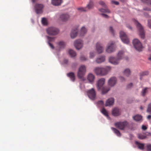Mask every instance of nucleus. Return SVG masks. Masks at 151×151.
<instances>
[{"label": "nucleus", "mask_w": 151, "mask_h": 151, "mask_svg": "<svg viewBox=\"0 0 151 151\" xmlns=\"http://www.w3.org/2000/svg\"><path fill=\"white\" fill-rule=\"evenodd\" d=\"M111 70L109 66H106L105 68L96 67L94 70V72L97 75L101 76L106 75Z\"/></svg>", "instance_id": "obj_1"}, {"label": "nucleus", "mask_w": 151, "mask_h": 151, "mask_svg": "<svg viewBox=\"0 0 151 151\" xmlns=\"http://www.w3.org/2000/svg\"><path fill=\"white\" fill-rule=\"evenodd\" d=\"M105 79L104 78H101L99 79L97 82V86L98 90H102V93L105 94L107 93L109 89L105 87H103V86L104 84Z\"/></svg>", "instance_id": "obj_2"}, {"label": "nucleus", "mask_w": 151, "mask_h": 151, "mask_svg": "<svg viewBox=\"0 0 151 151\" xmlns=\"http://www.w3.org/2000/svg\"><path fill=\"white\" fill-rule=\"evenodd\" d=\"M124 52L123 51H119L117 55V58L111 56L109 59V62L113 64L116 65L118 64L119 60L122 59L123 56Z\"/></svg>", "instance_id": "obj_3"}, {"label": "nucleus", "mask_w": 151, "mask_h": 151, "mask_svg": "<svg viewBox=\"0 0 151 151\" xmlns=\"http://www.w3.org/2000/svg\"><path fill=\"white\" fill-rule=\"evenodd\" d=\"M133 21L136 24L141 37L142 39H144L145 37V32L143 27L136 20L134 19Z\"/></svg>", "instance_id": "obj_4"}, {"label": "nucleus", "mask_w": 151, "mask_h": 151, "mask_svg": "<svg viewBox=\"0 0 151 151\" xmlns=\"http://www.w3.org/2000/svg\"><path fill=\"white\" fill-rule=\"evenodd\" d=\"M47 33L50 35H58L59 32L58 29L56 27H50L46 29Z\"/></svg>", "instance_id": "obj_5"}, {"label": "nucleus", "mask_w": 151, "mask_h": 151, "mask_svg": "<svg viewBox=\"0 0 151 151\" xmlns=\"http://www.w3.org/2000/svg\"><path fill=\"white\" fill-rule=\"evenodd\" d=\"M86 71V66L85 65H82L80 66L78 68V77L79 78H83Z\"/></svg>", "instance_id": "obj_6"}, {"label": "nucleus", "mask_w": 151, "mask_h": 151, "mask_svg": "<svg viewBox=\"0 0 151 151\" xmlns=\"http://www.w3.org/2000/svg\"><path fill=\"white\" fill-rule=\"evenodd\" d=\"M133 43L135 49L139 51H142L143 47L141 42L137 39L133 40Z\"/></svg>", "instance_id": "obj_7"}, {"label": "nucleus", "mask_w": 151, "mask_h": 151, "mask_svg": "<svg viewBox=\"0 0 151 151\" xmlns=\"http://www.w3.org/2000/svg\"><path fill=\"white\" fill-rule=\"evenodd\" d=\"M128 125V123L126 121L117 122L115 124V126L116 127L121 130L123 129Z\"/></svg>", "instance_id": "obj_8"}, {"label": "nucleus", "mask_w": 151, "mask_h": 151, "mask_svg": "<svg viewBox=\"0 0 151 151\" xmlns=\"http://www.w3.org/2000/svg\"><path fill=\"white\" fill-rule=\"evenodd\" d=\"M93 7V2L90 0L89 4L87 5L86 8L80 7L78 8V10L80 12H86L88 11L87 9H90Z\"/></svg>", "instance_id": "obj_9"}, {"label": "nucleus", "mask_w": 151, "mask_h": 151, "mask_svg": "<svg viewBox=\"0 0 151 151\" xmlns=\"http://www.w3.org/2000/svg\"><path fill=\"white\" fill-rule=\"evenodd\" d=\"M116 46L113 42L109 43L106 49L107 52L110 53L114 51L115 50Z\"/></svg>", "instance_id": "obj_10"}, {"label": "nucleus", "mask_w": 151, "mask_h": 151, "mask_svg": "<svg viewBox=\"0 0 151 151\" xmlns=\"http://www.w3.org/2000/svg\"><path fill=\"white\" fill-rule=\"evenodd\" d=\"M87 94L89 98L91 99L94 100L96 97V91L94 88H92L87 91Z\"/></svg>", "instance_id": "obj_11"}, {"label": "nucleus", "mask_w": 151, "mask_h": 151, "mask_svg": "<svg viewBox=\"0 0 151 151\" xmlns=\"http://www.w3.org/2000/svg\"><path fill=\"white\" fill-rule=\"evenodd\" d=\"M120 36L122 42L126 44H128L129 40L125 33L123 31H121L120 32Z\"/></svg>", "instance_id": "obj_12"}, {"label": "nucleus", "mask_w": 151, "mask_h": 151, "mask_svg": "<svg viewBox=\"0 0 151 151\" xmlns=\"http://www.w3.org/2000/svg\"><path fill=\"white\" fill-rule=\"evenodd\" d=\"M44 5L42 4H35V8L36 13L39 14L42 12Z\"/></svg>", "instance_id": "obj_13"}, {"label": "nucleus", "mask_w": 151, "mask_h": 151, "mask_svg": "<svg viewBox=\"0 0 151 151\" xmlns=\"http://www.w3.org/2000/svg\"><path fill=\"white\" fill-rule=\"evenodd\" d=\"M70 16L67 13H63L61 14L59 17L60 20L63 22H66L70 19Z\"/></svg>", "instance_id": "obj_14"}, {"label": "nucleus", "mask_w": 151, "mask_h": 151, "mask_svg": "<svg viewBox=\"0 0 151 151\" xmlns=\"http://www.w3.org/2000/svg\"><path fill=\"white\" fill-rule=\"evenodd\" d=\"M99 4L105 8V9H99L100 11L102 12L110 13V10L106 8L107 6L105 3L103 1H100L99 2Z\"/></svg>", "instance_id": "obj_15"}, {"label": "nucleus", "mask_w": 151, "mask_h": 151, "mask_svg": "<svg viewBox=\"0 0 151 151\" xmlns=\"http://www.w3.org/2000/svg\"><path fill=\"white\" fill-rule=\"evenodd\" d=\"M74 45L76 49L79 50L83 47V42L80 40H77L74 42Z\"/></svg>", "instance_id": "obj_16"}, {"label": "nucleus", "mask_w": 151, "mask_h": 151, "mask_svg": "<svg viewBox=\"0 0 151 151\" xmlns=\"http://www.w3.org/2000/svg\"><path fill=\"white\" fill-rule=\"evenodd\" d=\"M46 37L47 40V42L49 46L51 49H54V47L53 45L51 43V42L55 41V37H50L48 36H46Z\"/></svg>", "instance_id": "obj_17"}, {"label": "nucleus", "mask_w": 151, "mask_h": 151, "mask_svg": "<svg viewBox=\"0 0 151 151\" xmlns=\"http://www.w3.org/2000/svg\"><path fill=\"white\" fill-rule=\"evenodd\" d=\"M117 79L115 77H112L108 81L109 85L111 86H114L116 83Z\"/></svg>", "instance_id": "obj_18"}, {"label": "nucleus", "mask_w": 151, "mask_h": 151, "mask_svg": "<svg viewBox=\"0 0 151 151\" xmlns=\"http://www.w3.org/2000/svg\"><path fill=\"white\" fill-rule=\"evenodd\" d=\"M96 49L97 52L99 54L101 53L103 51V48L100 43L97 42L96 44Z\"/></svg>", "instance_id": "obj_19"}, {"label": "nucleus", "mask_w": 151, "mask_h": 151, "mask_svg": "<svg viewBox=\"0 0 151 151\" xmlns=\"http://www.w3.org/2000/svg\"><path fill=\"white\" fill-rule=\"evenodd\" d=\"M78 32V29L77 28L73 29L70 33V36L72 38H74L77 35Z\"/></svg>", "instance_id": "obj_20"}, {"label": "nucleus", "mask_w": 151, "mask_h": 151, "mask_svg": "<svg viewBox=\"0 0 151 151\" xmlns=\"http://www.w3.org/2000/svg\"><path fill=\"white\" fill-rule=\"evenodd\" d=\"M112 114L114 116H117L121 114V111L117 108H114L112 111Z\"/></svg>", "instance_id": "obj_21"}, {"label": "nucleus", "mask_w": 151, "mask_h": 151, "mask_svg": "<svg viewBox=\"0 0 151 151\" xmlns=\"http://www.w3.org/2000/svg\"><path fill=\"white\" fill-rule=\"evenodd\" d=\"M63 2L62 0H52V4L55 6L60 5Z\"/></svg>", "instance_id": "obj_22"}, {"label": "nucleus", "mask_w": 151, "mask_h": 151, "mask_svg": "<svg viewBox=\"0 0 151 151\" xmlns=\"http://www.w3.org/2000/svg\"><path fill=\"white\" fill-rule=\"evenodd\" d=\"M67 76L69 77L70 80L73 82L74 81L75 79V76L74 73L73 72H70L67 74Z\"/></svg>", "instance_id": "obj_23"}, {"label": "nucleus", "mask_w": 151, "mask_h": 151, "mask_svg": "<svg viewBox=\"0 0 151 151\" xmlns=\"http://www.w3.org/2000/svg\"><path fill=\"white\" fill-rule=\"evenodd\" d=\"M95 79L94 76L92 73H89L87 79L88 81L90 83H93Z\"/></svg>", "instance_id": "obj_24"}, {"label": "nucleus", "mask_w": 151, "mask_h": 151, "mask_svg": "<svg viewBox=\"0 0 151 151\" xmlns=\"http://www.w3.org/2000/svg\"><path fill=\"white\" fill-rule=\"evenodd\" d=\"M114 99L113 98H111L109 99L107 101L105 104L106 106H110L113 105L114 103Z\"/></svg>", "instance_id": "obj_25"}, {"label": "nucleus", "mask_w": 151, "mask_h": 151, "mask_svg": "<svg viewBox=\"0 0 151 151\" xmlns=\"http://www.w3.org/2000/svg\"><path fill=\"white\" fill-rule=\"evenodd\" d=\"M133 118L136 122H141L142 121V117L141 115H137L133 116Z\"/></svg>", "instance_id": "obj_26"}, {"label": "nucleus", "mask_w": 151, "mask_h": 151, "mask_svg": "<svg viewBox=\"0 0 151 151\" xmlns=\"http://www.w3.org/2000/svg\"><path fill=\"white\" fill-rule=\"evenodd\" d=\"M58 46L59 48H64L65 46V43L64 42L62 41H60L57 43Z\"/></svg>", "instance_id": "obj_27"}, {"label": "nucleus", "mask_w": 151, "mask_h": 151, "mask_svg": "<svg viewBox=\"0 0 151 151\" xmlns=\"http://www.w3.org/2000/svg\"><path fill=\"white\" fill-rule=\"evenodd\" d=\"M123 74L126 76H129L131 74V71L130 69L128 68L125 69L123 72Z\"/></svg>", "instance_id": "obj_28"}, {"label": "nucleus", "mask_w": 151, "mask_h": 151, "mask_svg": "<svg viewBox=\"0 0 151 151\" xmlns=\"http://www.w3.org/2000/svg\"><path fill=\"white\" fill-rule=\"evenodd\" d=\"M105 58L104 56H101L96 59V62L97 63H102L105 60Z\"/></svg>", "instance_id": "obj_29"}, {"label": "nucleus", "mask_w": 151, "mask_h": 151, "mask_svg": "<svg viewBox=\"0 0 151 151\" xmlns=\"http://www.w3.org/2000/svg\"><path fill=\"white\" fill-rule=\"evenodd\" d=\"M111 129L118 136L120 137L121 136V134L118 130L114 127H111Z\"/></svg>", "instance_id": "obj_30"}, {"label": "nucleus", "mask_w": 151, "mask_h": 151, "mask_svg": "<svg viewBox=\"0 0 151 151\" xmlns=\"http://www.w3.org/2000/svg\"><path fill=\"white\" fill-rule=\"evenodd\" d=\"M135 144L138 146V148L141 150H143L144 149V144L141 143L137 141L135 142Z\"/></svg>", "instance_id": "obj_31"}, {"label": "nucleus", "mask_w": 151, "mask_h": 151, "mask_svg": "<svg viewBox=\"0 0 151 151\" xmlns=\"http://www.w3.org/2000/svg\"><path fill=\"white\" fill-rule=\"evenodd\" d=\"M87 29H86L84 27H83L81 29V33L80 35L81 36H83L86 32Z\"/></svg>", "instance_id": "obj_32"}, {"label": "nucleus", "mask_w": 151, "mask_h": 151, "mask_svg": "<svg viewBox=\"0 0 151 151\" xmlns=\"http://www.w3.org/2000/svg\"><path fill=\"white\" fill-rule=\"evenodd\" d=\"M69 53L71 57H74L76 55V53L73 50H70Z\"/></svg>", "instance_id": "obj_33"}, {"label": "nucleus", "mask_w": 151, "mask_h": 151, "mask_svg": "<svg viewBox=\"0 0 151 151\" xmlns=\"http://www.w3.org/2000/svg\"><path fill=\"white\" fill-rule=\"evenodd\" d=\"M149 88H145L142 90V95L144 96L148 92V89Z\"/></svg>", "instance_id": "obj_34"}, {"label": "nucleus", "mask_w": 151, "mask_h": 151, "mask_svg": "<svg viewBox=\"0 0 151 151\" xmlns=\"http://www.w3.org/2000/svg\"><path fill=\"white\" fill-rule=\"evenodd\" d=\"M149 74L148 72L147 71H144L142 73H141L140 74V79L142 80V77L143 76L147 75H148Z\"/></svg>", "instance_id": "obj_35"}, {"label": "nucleus", "mask_w": 151, "mask_h": 151, "mask_svg": "<svg viewBox=\"0 0 151 151\" xmlns=\"http://www.w3.org/2000/svg\"><path fill=\"white\" fill-rule=\"evenodd\" d=\"M101 112L103 114H104V115H105L106 116H108V114L107 111L104 108H103L101 111Z\"/></svg>", "instance_id": "obj_36"}, {"label": "nucleus", "mask_w": 151, "mask_h": 151, "mask_svg": "<svg viewBox=\"0 0 151 151\" xmlns=\"http://www.w3.org/2000/svg\"><path fill=\"white\" fill-rule=\"evenodd\" d=\"M42 22L44 25L47 24V22L46 19L45 18H43L42 20Z\"/></svg>", "instance_id": "obj_37"}, {"label": "nucleus", "mask_w": 151, "mask_h": 151, "mask_svg": "<svg viewBox=\"0 0 151 151\" xmlns=\"http://www.w3.org/2000/svg\"><path fill=\"white\" fill-rule=\"evenodd\" d=\"M147 111L149 113L151 114V103L148 105Z\"/></svg>", "instance_id": "obj_38"}, {"label": "nucleus", "mask_w": 151, "mask_h": 151, "mask_svg": "<svg viewBox=\"0 0 151 151\" xmlns=\"http://www.w3.org/2000/svg\"><path fill=\"white\" fill-rule=\"evenodd\" d=\"M138 137L140 139H144L146 138V136L142 134H139L138 135Z\"/></svg>", "instance_id": "obj_39"}, {"label": "nucleus", "mask_w": 151, "mask_h": 151, "mask_svg": "<svg viewBox=\"0 0 151 151\" xmlns=\"http://www.w3.org/2000/svg\"><path fill=\"white\" fill-rule=\"evenodd\" d=\"M95 53L94 52H91L90 53L89 58H93L95 56Z\"/></svg>", "instance_id": "obj_40"}, {"label": "nucleus", "mask_w": 151, "mask_h": 151, "mask_svg": "<svg viewBox=\"0 0 151 151\" xmlns=\"http://www.w3.org/2000/svg\"><path fill=\"white\" fill-rule=\"evenodd\" d=\"M147 149L148 151H151V144H148L147 145Z\"/></svg>", "instance_id": "obj_41"}, {"label": "nucleus", "mask_w": 151, "mask_h": 151, "mask_svg": "<svg viewBox=\"0 0 151 151\" xmlns=\"http://www.w3.org/2000/svg\"><path fill=\"white\" fill-rule=\"evenodd\" d=\"M143 1L151 4V0H142Z\"/></svg>", "instance_id": "obj_42"}, {"label": "nucleus", "mask_w": 151, "mask_h": 151, "mask_svg": "<svg viewBox=\"0 0 151 151\" xmlns=\"http://www.w3.org/2000/svg\"><path fill=\"white\" fill-rule=\"evenodd\" d=\"M81 60H86V58L84 56L82 55L80 58Z\"/></svg>", "instance_id": "obj_43"}, {"label": "nucleus", "mask_w": 151, "mask_h": 151, "mask_svg": "<svg viewBox=\"0 0 151 151\" xmlns=\"http://www.w3.org/2000/svg\"><path fill=\"white\" fill-rule=\"evenodd\" d=\"M104 103L103 101H100L98 102V104L100 105H103Z\"/></svg>", "instance_id": "obj_44"}, {"label": "nucleus", "mask_w": 151, "mask_h": 151, "mask_svg": "<svg viewBox=\"0 0 151 151\" xmlns=\"http://www.w3.org/2000/svg\"><path fill=\"white\" fill-rule=\"evenodd\" d=\"M148 26L151 29V20H148Z\"/></svg>", "instance_id": "obj_45"}, {"label": "nucleus", "mask_w": 151, "mask_h": 151, "mask_svg": "<svg viewBox=\"0 0 151 151\" xmlns=\"http://www.w3.org/2000/svg\"><path fill=\"white\" fill-rule=\"evenodd\" d=\"M143 10L145 11H151V9L150 8L148 7H145L143 8Z\"/></svg>", "instance_id": "obj_46"}, {"label": "nucleus", "mask_w": 151, "mask_h": 151, "mask_svg": "<svg viewBox=\"0 0 151 151\" xmlns=\"http://www.w3.org/2000/svg\"><path fill=\"white\" fill-rule=\"evenodd\" d=\"M111 3L112 4H115L116 5H118L119 4L118 2L114 1H111Z\"/></svg>", "instance_id": "obj_47"}, {"label": "nucleus", "mask_w": 151, "mask_h": 151, "mask_svg": "<svg viewBox=\"0 0 151 151\" xmlns=\"http://www.w3.org/2000/svg\"><path fill=\"white\" fill-rule=\"evenodd\" d=\"M109 30L110 32L111 33L114 34V30L112 27H110Z\"/></svg>", "instance_id": "obj_48"}, {"label": "nucleus", "mask_w": 151, "mask_h": 151, "mask_svg": "<svg viewBox=\"0 0 151 151\" xmlns=\"http://www.w3.org/2000/svg\"><path fill=\"white\" fill-rule=\"evenodd\" d=\"M119 78L121 81H125V79L122 76H120Z\"/></svg>", "instance_id": "obj_49"}, {"label": "nucleus", "mask_w": 151, "mask_h": 151, "mask_svg": "<svg viewBox=\"0 0 151 151\" xmlns=\"http://www.w3.org/2000/svg\"><path fill=\"white\" fill-rule=\"evenodd\" d=\"M63 62L64 64H67L68 62V60L67 59H64L63 60Z\"/></svg>", "instance_id": "obj_50"}, {"label": "nucleus", "mask_w": 151, "mask_h": 151, "mask_svg": "<svg viewBox=\"0 0 151 151\" xmlns=\"http://www.w3.org/2000/svg\"><path fill=\"white\" fill-rule=\"evenodd\" d=\"M147 128V127L144 125H143L142 126V129L143 130H145Z\"/></svg>", "instance_id": "obj_51"}, {"label": "nucleus", "mask_w": 151, "mask_h": 151, "mask_svg": "<svg viewBox=\"0 0 151 151\" xmlns=\"http://www.w3.org/2000/svg\"><path fill=\"white\" fill-rule=\"evenodd\" d=\"M132 83H130L127 86V88H129L132 87Z\"/></svg>", "instance_id": "obj_52"}, {"label": "nucleus", "mask_w": 151, "mask_h": 151, "mask_svg": "<svg viewBox=\"0 0 151 151\" xmlns=\"http://www.w3.org/2000/svg\"><path fill=\"white\" fill-rule=\"evenodd\" d=\"M101 15L104 17H105V18H108V16L106 15V14H101Z\"/></svg>", "instance_id": "obj_53"}, {"label": "nucleus", "mask_w": 151, "mask_h": 151, "mask_svg": "<svg viewBox=\"0 0 151 151\" xmlns=\"http://www.w3.org/2000/svg\"><path fill=\"white\" fill-rule=\"evenodd\" d=\"M127 27H128L129 29H132L131 26L129 24L127 25Z\"/></svg>", "instance_id": "obj_54"}, {"label": "nucleus", "mask_w": 151, "mask_h": 151, "mask_svg": "<svg viewBox=\"0 0 151 151\" xmlns=\"http://www.w3.org/2000/svg\"><path fill=\"white\" fill-rule=\"evenodd\" d=\"M151 118V116L149 115L147 116V118L148 119H149Z\"/></svg>", "instance_id": "obj_55"}, {"label": "nucleus", "mask_w": 151, "mask_h": 151, "mask_svg": "<svg viewBox=\"0 0 151 151\" xmlns=\"http://www.w3.org/2000/svg\"><path fill=\"white\" fill-rule=\"evenodd\" d=\"M148 134L147 135L148 136H151V132L148 133Z\"/></svg>", "instance_id": "obj_56"}, {"label": "nucleus", "mask_w": 151, "mask_h": 151, "mask_svg": "<svg viewBox=\"0 0 151 151\" xmlns=\"http://www.w3.org/2000/svg\"><path fill=\"white\" fill-rule=\"evenodd\" d=\"M37 0H32V2L34 3L37 1Z\"/></svg>", "instance_id": "obj_57"}, {"label": "nucleus", "mask_w": 151, "mask_h": 151, "mask_svg": "<svg viewBox=\"0 0 151 151\" xmlns=\"http://www.w3.org/2000/svg\"><path fill=\"white\" fill-rule=\"evenodd\" d=\"M149 59L150 60H151V55L150 56V57L149 58Z\"/></svg>", "instance_id": "obj_58"}, {"label": "nucleus", "mask_w": 151, "mask_h": 151, "mask_svg": "<svg viewBox=\"0 0 151 151\" xmlns=\"http://www.w3.org/2000/svg\"><path fill=\"white\" fill-rule=\"evenodd\" d=\"M140 109H141V110H142V109H143V107H142V106H141L140 107Z\"/></svg>", "instance_id": "obj_59"}]
</instances>
